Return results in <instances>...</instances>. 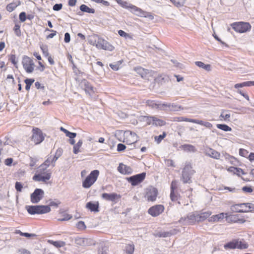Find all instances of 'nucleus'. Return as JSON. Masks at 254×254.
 Segmentation results:
<instances>
[{"label": "nucleus", "instance_id": "1", "mask_svg": "<svg viewBox=\"0 0 254 254\" xmlns=\"http://www.w3.org/2000/svg\"><path fill=\"white\" fill-rule=\"evenodd\" d=\"M100 174L98 170L92 171L82 181V186L85 189L90 188L97 180Z\"/></svg>", "mask_w": 254, "mask_h": 254}, {"label": "nucleus", "instance_id": "2", "mask_svg": "<svg viewBox=\"0 0 254 254\" xmlns=\"http://www.w3.org/2000/svg\"><path fill=\"white\" fill-rule=\"evenodd\" d=\"M38 172V174L33 177V180L35 181L46 182L51 178V172L49 170H47L46 168L39 167Z\"/></svg>", "mask_w": 254, "mask_h": 254}, {"label": "nucleus", "instance_id": "3", "mask_svg": "<svg viewBox=\"0 0 254 254\" xmlns=\"http://www.w3.org/2000/svg\"><path fill=\"white\" fill-rule=\"evenodd\" d=\"M194 173L195 171L192 169V167L190 163L186 164L183 169L182 176L181 178L183 183H190L191 182V175Z\"/></svg>", "mask_w": 254, "mask_h": 254}, {"label": "nucleus", "instance_id": "4", "mask_svg": "<svg viewBox=\"0 0 254 254\" xmlns=\"http://www.w3.org/2000/svg\"><path fill=\"white\" fill-rule=\"evenodd\" d=\"M230 25L235 31L239 33H246L252 28L250 23L247 22H235L231 23Z\"/></svg>", "mask_w": 254, "mask_h": 254}, {"label": "nucleus", "instance_id": "5", "mask_svg": "<svg viewBox=\"0 0 254 254\" xmlns=\"http://www.w3.org/2000/svg\"><path fill=\"white\" fill-rule=\"evenodd\" d=\"M158 195V190L152 186H149L145 190L144 197L148 202L156 201Z\"/></svg>", "mask_w": 254, "mask_h": 254}, {"label": "nucleus", "instance_id": "6", "mask_svg": "<svg viewBox=\"0 0 254 254\" xmlns=\"http://www.w3.org/2000/svg\"><path fill=\"white\" fill-rule=\"evenodd\" d=\"M127 8L130 9L131 12L138 16L149 18L151 19L154 18L153 15L150 13L146 12L132 4L129 3Z\"/></svg>", "mask_w": 254, "mask_h": 254}, {"label": "nucleus", "instance_id": "7", "mask_svg": "<svg viewBox=\"0 0 254 254\" xmlns=\"http://www.w3.org/2000/svg\"><path fill=\"white\" fill-rule=\"evenodd\" d=\"M27 210L30 214H39L49 212L51 211V208L48 205L29 206L27 207Z\"/></svg>", "mask_w": 254, "mask_h": 254}, {"label": "nucleus", "instance_id": "8", "mask_svg": "<svg viewBox=\"0 0 254 254\" xmlns=\"http://www.w3.org/2000/svg\"><path fill=\"white\" fill-rule=\"evenodd\" d=\"M134 70L142 78L145 80H147L148 81H151L153 78L154 71L149 70L148 69H145L141 66H137L135 67L134 68Z\"/></svg>", "mask_w": 254, "mask_h": 254}, {"label": "nucleus", "instance_id": "9", "mask_svg": "<svg viewBox=\"0 0 254 254\" xmlns=\"http://www.w3.org/2000/svg\"><path fill=\"white\" fill-rule=\"evenodd\" d=\"M227 222L230 224L239 223L244 224L246 221V218H248V216H241L238 214H229L227 213Z\"/></svg>", "mask_w": 254, "mask_h": 254}, {"label": "nucleus", "instance_id": "10", "mask_svg": "<svg viewBox=\"0 0 254 254\" xmlns=\"http://www.w3.org/2000/svg\"><path fill=\"white\" fill-rule=\"evenodd\" d=\"M31 140L35 144H39L42 142L45 138L42 130L38 127H33Z\"/></svg>", "mask_w": 254, "mask_h": 254}, {"label": "nucleus", "instance_id": "11", "mask_svg": "<svg viewBox=\"0 0 254 254\" xmlns=\"http://www.w3.org/2000/svg\"><path fill=\"white\" fill-rule=\"evenodd\" d=\"M61 153V151L58 150L55 155L54 156L52 155L49 156L47 159L40 166V167L46 168L47 169V168L51 165H52L53 167L55 166V162L60 156Z\"/></svg>", "mask_w": 254, "mask_h": 254}, {"label": "nucleus", "instance_id": "12", "mask_svg": "<svg viewBox=\"0 0 254 254\" xmlns=\"http://www.w3.org/2000/svg\"><path fill=\"white\" fill-rule=\"evenodd\" d=\"M165 210V207L162 204H156L150 207L147 212L152 217H157L161 214Z\"/></svg>", "mask_w": 254, "mask_h": 254}, {"label": "nucleus", "instance_id": "13", "mask_svg": "<svg viewBox=\"0 0 254 254\" xmlns=\"http://www.w3.org/2000/svg\"><path fill=\"white\" fill-rule=\"evenodd\" d=\"M145 176L146 173H142L128 178L127 180L132 186H135L141 183L144 180Z\"/></svg>", "mask_w": 254, "mask_h": 254}, {"label": "nucleus", "instance_id": "14", "mask_svg": "<svg viewBox=\"0 0 254 254\" xmlns=\"http://www.w3.org/2000/svg\"><path fill=\"white\" fill-rule=\"evenodd\" d=\"M44 194V191L40 189H36L30 195L31 201L33 203H36L43 197Z\"/></svg>", "mask_w": 254, "mask_h": 254}, {"label": "nucleus", "instance_id": "15", "mask_svg": "<svg viewBox=\"0 0 254 254\" xmlns=\"http://www.w3.org/2000/svg\"><path fill=\"white\" fill-rule=\"evenodd\" d=\"M96 46L99 48L109 51H112L115 49V47L112 44L102 38L98 39Z\"/></svg>", "mask_w": 254, "mask_h": 254}, {"label": "nucleus", "instance_id": "16", "mask_svg": "<svg viewBox=\"0 0 254 254\" xmlns=\"http://www.w3.org/2000/svg\"><path fill=\"white\" fill-rule=\"evenodd\" d=\"M147 124L149 125H152L155 126H163L166 125V122L160 119L155 117H148L147 118Z\"/></svg>", "mask_w": 254, "mask_h": 254}, {"label": "nucleus", "instance_id": "17", "mask_svg": "<svg viewBox=\"0 0 254 254\" xmlns=\"http://www.w3.org/2000/svg\"><path fill=\"white\" fill-rule=\"evenodd\" d=\"M227 213L222 212L218 214L213 215L208 219V221L211 223L220 222L225 219L227 221Z\"/></svg>", "mask_w": 254, "mask_h": 254}, {"label": "nucleus", "instance_id": "18", "mask_svg": "<svg viewBox=\"0 0 254 254\" xmlns=\"http://www.w3.org/2000/svg\"><path fill=\"white\" fill-rule=\"evenodd\" d=\"M182 220L186 221V223L188 225H194L196 223H198L197 213H192Z\"/></svg>", "mask_w": 254, "mask_h": 254}, {"label": "nucleus", "instance_id": "19", "mask_svg": "<svg viewBox=\"0 0 254 254\" xmlns=\"http://www.w3.org/2000/svg\"><path fill=\"white\" fill-rule=\"evenodd\" d=\"M153 75V78L150 81L153 84H162L168 80V76L166 75H159L155 71H154Z\"/></svg>", "mask_w": 254, "mask_h": 254}, {"label": "nucleus", "instance_id": "20", "mask_svg": "<svg viewBox=\"0 0 254 254\" xmlns=\"http://www.w3.org/2000/svg\"><path fill=\"white\" fill-rule=\"evenodd\" d=\"M81 87H83V89L86 93L91 95L94 93V88L92 85L86 80L83 79L81 82Z\"/></svg>", "mask_w": 254, "mask_h": 254}, {"label": "nucleus", "instance_id": "21", "mask_svg": "<svg viewBox=\"0 0 254 254\" xmlns=\"http://www.w3.org/2000/svg\"><path fill=\"white\" fill-rule=\"evenodd\" d=\"M245 207V203L235 204L231 206V210L236 213H246Z\"/></svg>", "mask_w": 254, "mask_h": 254}, {"label": "nucleus", "instance_id": "22", "mask_svg": "<svg viewBox=\"0 0 254 254\" xmlns=\"http://www.w3.org/2000/svg\"><path fill=\"white\" fill-rule=\"evenodd\" d=\"M118 171L124 175H128L131 174L132 170L130 167L127 166L123 163H120L118 167Z\"/></svg>", "mask_w": 254, "mask_h": 254}, {"label": "nucleus", "instance_id": "23", "mask_svg": "<svg viewBox=\"0 0 254 254\" xmlns=\"http://www.w3.org/2000/svg\"><path fill=\"white\" fill-rule=\"evenodd\" d=\"M102 197L107 200L114 201L116 199H119L121 196L116 193H104L102 194Z\"/></svg>", "mask_w": 254, "mask_h": 254}, {"label": "nucleus", "instance_id": "24", "mask_svg": "<svg viewBox=\"0 0 254 254\" xmlns=\"http://www.w3.org/2000/svg\"><path fill=\"white\" fill-rule=\"evenodd\" d=\"M99 205L98 201L95 202L90 201L86 203V207L91 211L98 212L99 211Z\"/></svg>", "mask_w": 254, "mask_h": 254}, {"label": "nucleus", "instance_id": "25", "mask_svg": "<svg viewBox=\"0 0 254 254\" xmlns=\"http://www.w3.org/2000/svg\"><path fill=\"white\" fill-rule=\"evenodd\" d=\"M162 106L168 108L172 111H179L184 109V108L181 105L175 104H163Z\"/></svg>", "mask_w": 254, "mask_h": 254}, {"label": "nucleus", "instance_id": "26", "mask_svg": "<svg viewBox=\"0 0 254 254\" xmlns=\"http://www.w3.org/2000/svg\"><path fill=\"white\" fill-rule=\"evenodd\" d=\"M206 155L216 159H219L221 156L220 153L212 148H209L207 149L206 150Z\"/></svg>", "mask_w": 254, "mask_h": 254}, {"label": "nucleus", "instance_id": "27", "mask_svg": "<svg viewBox=\"0 0 254 254\" xmlns=\"http://www.w3.org/2000/svg\"><path fill=\"white\" fill-rule=\"evenodd\" d=\"M212 212L210 211H207L204 212H201L199 214L197 213V218L198 220V222L204 221L207 218H209L210 215H211Z\"/></svg>", "mask_w": 254, "mask_h": 254}, {"label": "nucleus", "instance_id": "28", "mask_svg": "<svg viewBox=\"0 0 254 254\" xmlns=\"http://www.w3.org/2000/svg\"><path fill=\"white\" fill-rule=\"evenodd\" d=\"M227 171L229 172L232 173L234 174H236L237 175L240 176L241 175L245 174L244 171L243 169L240 168H237L235 167H230L227 169Z\"/></svg>", "mask_w": 254, "mask_h": 254}, {"label": "nucleus", "instance_id": "29", "mask_svg": "<svg viewBox=\"0 0 254 254\" xmlns=\"http://www.w3.org/2000/svg\"><path fill=\"white\" fill-rule=\"evenodd\" d=\"M237 244H238V240L234 239L232 241L226 244L224 247L225 249H237Z\"/></svg>", "mask_w": 254, "mask_h": 254}, {"label": "nucleus", "instance_id": "30", "mask_svg": "<svg viewBox=\"0 0 254 254\" xmlns=\"http://www.w3.org/2000/svg\"><path fill=\"white\" fill-rule=\"evenodd\" d=\"M193 123L203 126L209 129H211L213 127L212 124L208 122H204L202 120L194 119Z\"/></svg>", "mask_w": 254, "mask_h": 254}, {"label": "nucleus", "instance_id": "31", "mask_svg": "<svg viewBox=\"0 0 254 254\" xmlns=\"http://www.w3.org/2000/svg\"><path fill=\"white\" fill-rule=\"evenodd\" d=\"M47 242L51 245H53L55 247L59 248L61 247H63L65 246V243L63 241H54L52 240H48Z\"/></svg>", "mask_w": 254, "mask_h": 254}, {"label": "nucleus", "instance_id": "32", "mask_svg": "<svg viewBox=\"0 0 254 254\" xmlns=\"http://www.w3.org/2000/svg\"><path fill=\"white\" fill-rule=\"evenodd\" d=\"M20 4V2L18 1L17 2H12L7 5L6 9L8 12H12L15 8Z\"/></svg>", "mask_w": 254, "mask_h": 254}, {"label": "nucleus", "instance_id": "33", "mask_svg": "<svg viewBox=\"0 0 254 254\" xmlns=\"http://www.w3.org/2000/svg\"><path fill=\"white\" fill-rule=\"evenodd\" d=\"M60 130L64 132L65 134V135L70 139L74 138L76 136V133L71 132L62 127H60Z\"/></svg>", "mask_w": 254, "mask_h": 254}, {"label": "nucleus", "instance_id": "34", "mask_svg": "<svg viewBox=\"0 0 254 254\" xmlns=\"http://www.w3.org/2000/svg\"><path fill=\"white\" fill-rule=\"evenodd\" d=\"M249 245L244 240L239 241L238 240V244H237V249H246L248 248Z\"/></svg>", "mask_w": 254, "mask_h": 254}, {"label": "nucleus", "instance_id": "35", "mask_svg": "<svg viewBox=\"0 0 254 254\" xmlns=\"http://www.w3.org/2000/svg\"><path fill=\"white\" fill-rule=\"evenodd\" d=\"M82 140H79L76 144H74L73 148V152L76 154L80 152V148L82 145Z\"/></svg>", "mask_w": 254, "mask_h": 254}, {"label": "nucleus", "instance_id": "36", "mask_svg": "<svg viewBox=\"0 0 254 254\" xmlns=\"http://www.w3.org/2000/svg\"><path fill=\"white\" fill-rule=\"evenodd\" d=\"M80 9L83 12H86L89 13H94L95 10L93 8H89L88 6L85 4H82L80 6Z\"/></svg>", "mask_w": 254, "mask_h": 254}, {"label": "nucleus", "instance_id": "37", "mask_svg": "<svg viewBox=\"0 0 254 254\" xmlns=\"http://www.w3.org/2000/svg\"><path fill=\"white\" fill-rule=\"evenodd\" d=\"M126 253L127 254H133L134 251V246L133 244H127L126 246Z\"/></svg>", "mask_w": 254, "mask_h": 254}, {"label": "nucleus", "instance_id": "38", "mask_svg": "<svg viewBox=\"0 0 254 254\" xmlns=\"http://www.w3.org/2000/svg\"><path fill=\"white\" fill-rule=\"evenodd\" d=\"M180 197V194L176 191L175 192L173 191L170 192V199L172 201L178 200Z\"/></svg>", "mask_w": 254, "mask_h": 254}, {"label": "nucleus", "instance_id": "39", "mask_svg": "<svg viewBox=\"0 0 254 254\" xmlns=\"http://www.w3.org/2000/svg\"><path fill=\"white\" fill-rule=\"evenodd\" d=\"M246 213L254 212V204L252 203H245Z\"/></svg>", "mask_w": 254, "mask_h": 254}, {"label": "nucleus", "instance_id": "40", "mask_svg": "<svg viewBox=\"0 0 254 254\" xmlns=\"http://www.w3.org/2000/svg\"><path fill=\"white\" fill-rule=\"evenodd\" d=\"M174 121L177 122H188L193 123L194 119L187 118L183 117H180L176 118Z\"/></svg>", "mask_w": 254, "mask_h": 254}, {"label": "nucleus", "instance_id": "41", "mask_svg": "<svg viewBox=\"0 0 254 254\" xmlns=\"http://www.w3.org/2000/svg\"><path fill=\"white\" fill-rule=\"evenodd\" d=\"M217 127L225 131H231L232 128L224 124H217Z\"/></svg>", "mask_w": 254, "mask_h": 254}, {"label": "nucleus", "instance_id": "42", "mask_svg": "<svg viewBox=\"0 0 254 254\" xmlns=\"http://www.w3.org/2000/svg\"><path fill=\"white\" fill-rule=\"evenodd\" d=\"M20 28V24L19 23H16L15 24L14 27L13 28V30L14 31L15 34L17 36H20L21 35V32Z\"/></svg>", "mask_w": 254, "mask_h": 254}, {"label": "nucleus", "instance_id": "43", "mask_svg": "<svg viewBox=\"0 0 254 254\" xmlns=\"http://www.w3.org/2000/svg\"><path fill=\"white\" fill-rule=\"evenodd\" d=\"M24 82L26 84L25 89L27 91H29L31 85L34 82V79H26L24 80Z\"/></svg>", "mask_w": 254, "mask_h": 254}, {"label": "nucleus", "instance_id": "44", "mask_svg": "<svg viewBox=\"0 0 254 254\" xmlns=\"http://www.w3.org/2000/svg\"><path fill=\"white\" fill-rule=\"evenodd\" d=\"M183 148L185 150L190 152H194L196 150L195 147L190 144H185L183 146Z\"/></svg>", "mask_w": 254, "mask_h": 254}, {"label": "nucleus", "instance_id": "45", "mask_svg": "<svg viewBox=\"0 0 254 254\" xmlns=\"http://www.w3.org/2000/svg\"><path fill=\"white\" fill-rule=\"evenodd\" d=\"M166 133L165 132H163L162 134L159 135V136H156L154 137L155 141L157 143H160L161 141L166 137Z\"/></svg>", "mask_w": 254, "mask_h": 254}, {"label": "nucleus", "instance_id": "46", "mask_svg": "<svg viewBox=\"0 0 254 254\" xmlns=\"http://www.w3.org/2000/svg\"><path fill=\"white\" fill-rule=\"evenodd\" d=\"M118 34L121 36L125 37L126 38H129L130 39H132V37L131 35L128 34V33L125 32L124 31L122 30H120L118 31Z\"/></svg>", "mask_w": 254, "mask_h": 254}, {"label": "nucleus", "instance_id": "47", "mask_svg": "<svg viewBox=\"0 0 254 254\" xmlns=\"http://www.w3.org/2000/svg\"><path fill=\"white\" fill-rule=\"evenodd\" d=\"M178 188V182L176 180H173L171 184V192H175Z\"/></svg>", "mask_w": 254, "mask_h": 254}, {"label": "nucleus", "instance_id": "48", "mask_svg": "<svg viewBox=\"0 0 254 254\" xmlns=\"http://www.w3.org/2000/svg\"><path fill=\"white\" fill-rule=\"evenodd\" d=\"M71 218V215L67 213H64L63 215V217L58 219V220L59 221H67L70 220Z\"/></svg>", "mask_w": 254, "mask_h": 254}, {"label": "nucleus", "instance_id": "49", "mask_svg": "<svg viewBox=\"0 0 254 254\" xmlns=\"http://www.w3.org/2000/svg\"><path fill=\"white\" fill-rule=\"evenodd\" d=\"M239 153L240 156L244 157H247L249 154V151L243 148H240Z\"/></svg>", "mask_w": 254, "mask_h": 254}, {"label": "nucleus", "instance_id": "50", "mask_svg": "<svg viewBox=\"0 0 254 254\" xmlns=\"http://www.w3.org/2000/svg\"><path fill=\"white\" fill-rule=\"evenodd\" d=\"M116 1L120 4L122 7L127 8L129 3L126 1H123V0H115Z\"/></svg>", "mask_w": 254, "mask_h": 254}, {"label": "nucleus", "instance_id": "51", "mask_svg": "<svg viewBox=\"0 0 254 254\" xmlns=\"http://www.w3.org/2000/svg\"><path fill=\"white\" fill-rule=\"evenodd\" d=\"M76 227L80 230H84L86 229V225L84 222L79 221L76 224Z\"/></svg>", "mask_w": 254, "mask_h": 254}, {"label": "nucleus", "instance_id": "52", "mask_svg": "<svg viewBox=\"0 0 254 254\" xmlns=\"http://www.w3.org/2000/svg\"><path fill=\"white\" fill-rule=\"evenodd\" d=\"M33 65L34 64H23L25 70L28 73H31L33 71Z\"/></svg>", "mask_w": 254, "mask_h": 254}, {"label": "nucleus", "instance_id": "53", "mask_svg": "<svg viewBox=\"0 0 254 254\" xmlns=\"http://www.w3.org/2000/svg\"><path fill=\"white\" fill-rule=\"evenodd\" d=\"M61 203V202L58 200H50V202L49 203V206L50 207V206H54L56 207H58L59 205Z\"/></svg>", "mask_w": 254, "mask_h": 254}, {"label": "nucleus", "instance_id": "54", "mask_svg": "<svg viewBox=\"0 0 254 254\" xmlns=\"http://www.w3.org/2000/svg\"><path fill=\"white\" fill-rule=\"evenodd\" d=\"M220 117L222 118V119H220L221 120H223L224 121H229V119L230 118V114H224V111H223Z\"/></svg>", "mask_w": 254, "mask_h": 254}, {"label": "nucleus", "instance_id": "55", "mask_svg": "<svg viewBox=\"0 0 254 254\" xmlns=\"http://www.w3.org/2000/svg\"><path fill=\"white\" fill-rule=\"evenodd\" d=\"M15 189L18 192H21L22 191V189L23 188L22 185L21 183L16 182L15 183Z\"/></svg>", "mask_w": 254, "mask_h": 254}, {"label": "nucleus", "instance_id": "56", "mask_svg": "<svg viewBox=\"0 0 254 254\" xmlns=\"http://www.w3.org/2000/svg\"><path fill=\"white\" fill-rule=\"evenodd\" d=\"M19 20L21 22H24L26 19V15L25 12H22L19 15Z\"/></svg>", "mask_w": 254, "mask_h": 254}, {"label": "nucleus", "instance_id": "57", "mask_svg": "<svg viewBox=\"0 0 254 254\" xmlns=\"http://www.w3.org/2000/svg\"><path fill=\"white\" fill-rule=\"evenodd\" d=\"M158 235L159 237H167L170 236L171 235V233L169 232H164L159 233Z\"/></svg>", "mask_w": 254, "mask_h": 254}, {"label": "nucleus", "instance_id": "58", "mask_svg": "<svg viewBox=\"0 0 254 254\" xmlns=\"http://www.w3.org/2000/svg\"><path fill=\"white\" fill-rule=\"evenodd\" d=\"M126 146L122 143H119L117 145V150L118 151H124L126 149Z\"/></svg>", "mask_w": 254, "mask_h": 254}, {"label": "nucleus", "instance_id": "59", "mask_svg": "<svg viewBox=\"0 0 254 254\" xmlns=\"http://www.w3.org/2000/svg\"><path fill=\"white\" fill-rule=\"evenodd\" d=\"M200 67H201L207 71H209L211 69L210 64H197Z\"/></svg>", "mask_w": 254, "mask_h": 254}, {"label": "nucleus", "instance_id": "60", "mask_svg": "<svg viewBox=\"0 0 254 254\" xmlns=\"http://www.w3.org/2000/svg\"><path fill=\"white\" fill-rule=\"evenodd\" d=\"M16 56L15 55H10L9 56V61L12 64H16Z\"/></svg>", "mask_w": 254, "mask_h": 254}, {"label": "nucleus", "instance_id": "61", "mask_svg": "<svg viewBox=\"0 0 254 254\" xmlns=\"http://www.w3.org/2000/svg\"><path fill=\"white\" fill-rule=\"evenodd\" d=\"M35 86L37 89L44 90L45 88V87L38 81H37L35 83Z\"/></svg>", "mask_w": 254, "mask_h": 254}, {"label": "nucleus", "instance_id": "62", "mask_svg": "<svg viewBox=\"0 0 254 254\" xmlns=\"http://www.w3.org/2000/svg\"><path fill=\"white\" fill-rule=\"evenodd\" d=\"M62 4H56L53 6V10L55 11H58L62 9Z\"/></svg>", "mask_w": 254, "mask_h": 254}, {"label": "nucleus", "instance_id": "63", "mask_svg": "<svg viewBox=\"0 0 254 254\" xmlns=\"http://www.w3.org/2000/svg\"><path fill=\"white\" fill-rule=\"evenodd\" d=\"M13 162L12 158H7L4 160V164L6 166H10Z\"/></svg>", "mask_w": 254, "mask_h": 254}, {"label": "nucleus", "instance_id": "64", "mask_svg": "<svg viewBox=\"0 0 254 254\" xmlns=\"http://www.w3.org/2000/svg\"><path fill=\"white\" fill-rule=\"evenodd\" d=\"M70 35L68 33H66L64 34V41L65 43H68L70 41Z\"/></svg>", "mask_w": 254, "mask_h": 254}]
</instances>
